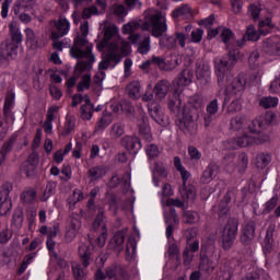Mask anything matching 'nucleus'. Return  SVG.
Segmentation results:
<instances>
[{"label":"nucleus","instance_id":"nucleus-59","mask_svg":"<svg viewBox=\"0 0 280 280\" xmlns=\"http://www.w3.org/2000/svg\"><path fill=\"white\" fill-rule=\"evenodd\" d=\"M96 14H100V10L97 9V7L92 5L83 9L81 13V19L86 21V19H91L93 15H96Z\"/></svg>","mask_w":280,"mask_h":280},{"label":"nucleus","instance_id":"nucleus-40","mask_svg":"<svg viewBox=\"0 0 280 280\" xmlns=\"http://www.w3.org/2000/svg\"><path fill=\"white\" fill-rule=\"evenodd\" d=\"M258 104L261 108L265 109L277 108V106L279 105V98L272 96H264L259 100Z\"/></svg>","mask_w":280,"mask_h":280},{"label":"nucleus","instance_id":"nucleus-49","mask_svg":"<svg viewBox=\"0 0 280 280\" xmlns=\"http://www.w3.org/2000/svg\"><path fill=\"white\" fill-rule=\"evenodd\" d=\"M191 14V7L189 4H182L179 8L173 11V19H179V16H189Z\"/></svg>","mask_w":280,"mask_h":280},{"label":"nucleus","instance_id":"nucleus-53","mask_svg":"<svg viewBox=\"0 0 280 280\" xmlns=\"http://www.w3.org/2000/svg\"><path fill=\"white\" fill-rule=\"evenodd\" d=\"M12 184L7 182L0 187V202L10 199V191H12Z\"/></svg>","mask_w":280,"mask_h":280},{"label":"nucleus","instance_id":"nucleus-9","mask_svg":"<svg viewBox=\"0 0 280 280\" xmlns=\"http://www.w3.org/2000/svg\"><path fill=\"white\" fill-rule=\"evenodd\" d=\"M55 31H51L50 38L51 40H59L69 34V30H71V23L67 18H59L58 21H55L54 24Z\"/></svg>","mask_w":280,"mask_h":280},{"label":"nucleus","instance_id":"nucleus-57","mask_svg":"<svg viewBox=\"0 0 280 280\" xmlns=\"http://www.w3.org/2000/svg\"><path fill=\"white\" fill-rule=\"evenodd\" d=\"M151 62L156 65L161 71H172L173 67L165 66V59L163 57L152 56Z\"/></svg>","mask_w":280,"mask_h":280},{"label":"nucleus","instance_id":"nucleus-22","mask_svg":"<svg viewBox=\"0 0 280 280\" xmlns=\"http://www.w3.org/2000/svg\"><path fill=\"white\" fill-rule=\"evenodd\" d=\"M165 224H166V237L170 240L174 233V226H178L179 219L176 213V209L171 208L170 213L165 215Z\"/></svg>","mask_w":280,"mask_h":280},{"label":"nucleus","instance_id":"nucleus-64","mask_svg":"<svg viewBox=\"0 0 280 280\" xmlns=\"http://www.w3.org/2000/svg\"><path fill=\"white\" fill-rule=\"evenodd\" d=\"M82 119H91L93 117V105H82L80 108Z\"/></svg>","mask_w":280,"mask_h":280},{"label":"nucleus","instance_id":"nucleus-54","mask_svg":"<svg viewBox=\"0 0 280 280\" xmlns=\"http://www.w3.org/2000/svg\"><path fill=\"white\" fill-rule=\"evenodd\" d=\"M277 205H279V197L273 196L271 199H269L265 203V208L262 210V213H265V214L271 213L272 211H275V209H277Z\"/></svg>","mask_w":280,"mask_h":280},{"label":"nucleus","instance_id":"nucleus-31","mask_svg":"<svg viewBox=\"0 0 280 280\" xmlns=\"http://www.w3.org/2000/svg\"><path fill=\"white\" fill-rule=\"evenodd\" d=\"M156 174H159L161 178H167V170L165 168V164L162 162H155L153 168V183L155 187H159V183H161V180L156 177Z\"/></svg>","mask_w":280,"mask_h":280},{"label":"nucleus","instance_id":"nucleus-58","mask_svg":"<svg viewBox=\"0 0 280 280\" xmlns=\"http://www.w3.org/2000/svg\"><path fill=\"white\" fill-rule=\"evenodd\" d=\"M34 257H36V253H32L28 254L24 257L20 269H19V275H23V272H25V270H27V266H30V264H32L34 261Z\"/></svg>","mask_w":280,"mask_h":280},{"label":"nucleus","instance_id":"nucleus-26","mask_svg":"<svg viewBox=\"0 0 280 280\" xmlns=\"http://www.w3.org/2000/svg\"><path fill=\"white\" fill-rule=\"evenodd\" d=\"M196 75L201 84H209V80H211V68L207 65H200L196 69Z\"/></svg>","mask_w":280,"mask_h":280},{"label":"nucleus","instance_id":"nucleus-34","mask_svg":"<svg viewBox=\"0 0 280 280\" xmlns=\"http://www.w3.org/2000/svg\"><path fill=\"white\" fill-rule=\"evenodd\" d=\"M94 231H106V217L104 215V208H100L97 215L93 223Z\"/></svg>","mask_w":280,"mask_h":280},{"label":"nucleus","instance_id":"nucleus-51","mask_svg":"<svg viewBox=\"0 0 280 280\" xmlns=\"http://www.w3.org/2000/svg\"><path fill=\"white\" fill-rule=\"evenodd\" d=\"M268 273L264 270L258 269L256 271L249 272L244 279L242 280H268Z\"/></svg>","mask_w":280,"mask_h":280},{"label":"nucleus","instance_id":"nucleus-12","mask_svg":"<svg viewBox=\"0 0 280 280\" xmlns=\"http://www.w3.org/2000/svg\"><path fill=\"white\" fill-rule=\"evenodd\" d=\"M149 115L151 119H154L159 126H162V128H166V126H170V118L165 116L163 110L161 109V105L156 103H151L148 107Z\"/></svg>","mask_w":280,"mask_h":280},{"label":"nucleus","instance_id":"nucleus-4","mask_svg":"<svg viewBox=\"0 0 280 280\" xmlns=\"http://www.w3.org/2000/svg\"><path fill=\"white\" fill-rule=\"evenodd\" d=\"M240 59V50H234L228 52L225 57L215 62L214 69L218 77V82L224 81V75L226 71H231L235 65H237V60Z\"/></svg>","mask_w":280,"mask_h":280},{"label":"nucleus","instance_id":"nucleus-60","mask_svg":"<svg viewBox=\"0 0 280 280\" xmlns=\"http://www.w3.org/2000/svg\"><path fill=\"white\" fill-rule=\"evenodd\" d=\"M184 218L186 224H196L200 220V215L196 211H186Z\"/></svg>","mask_w":280,"mask_h":280},{"label":"nucleus","instance_id":"nucleus-28","mask_svg":"<svg viewBox=\"0 0 280 280\" xmlns=\"http://www.w3.org/2000/svg\"><path fill=\"white\" fill-rule=\"evenodd\" d=\"M194 82V70L186 68L184 69L177 79L178 86H189Z\"/></svg>","mask_w":280,"mask_h":280},{"label":"nucleus","instance_id":"nucleus-7","mask_svg":"<svg viewBox=\"0 0 280 280\" xmlns=\"http://www.w3.org/2000/svg\"><path fill=\"white\" fill-rule=\"evenodd\" d=\"M219 30H221V40L224 43V45H226L225 49L228 54H231V51H240L237 47H244V43L235 39V34H233V31L223 26H220Z\"/></svg>","mask_w":280,"mask_h":280},{"label":"nucleus","instance_id":"nucleus-46","mask_svg":"<svg viewBox=\"0 0 280 280\" xmlns=\"http://www.w3.org/2000/svg\"><path fill=\"white\" fill-rule=\"evenodd\" d=\"M86 268L89 267L82 266L81 262L73 265L72 272H73L74 280H84V278L86 277Z\"/></svg>","mask_w":280,"mask_h":280},{"label":"nucleus","instance_id":"nucleus-39","mask_svg":"<svg viewBox=\"0 0 280 280\" xmlns=\"http://www.w3.org/2000/svg\"><path fill=\"white\" fill-rule=\"evenodd\" d=\"M16 143V135H12L8 141H5L0 150L1 156L7 159V156L12 152V148Z\"/></svg>","mask_w":280,"mask_h":280},{"label":"nucleus","instance_id":"nucleus-23","mask_svg":"<svg viewBox=\"0 0 280 280\" xmlns=\"http://www.w3.org/2000/svg\"><path fill=\"white\" fill-rule=\"evenodd\" d=\"M262 51L269 56H280V40L277 38H267L262 42Z\"/></svg>","mask_w":280,"mask_h":280},{"label":"nucleus","instance_id":"nucleus-30","mask_svg":"<svg viewBox=\"0 0 280 280\" xmlns=\"http://www.w3.org/2000/svg\"><path fill=\"white\" fill-rule=\"evenodd\" d=\"M9 34L11 36L9 40L18 47L23 43V34H21V28H19L16 24L11 23L9 25Z\"/></svg>","mask_w":280,"mask_h":280},{"label":"nucleus","instance_id":"nucleus-3","mask_svg":"<svg viewBox=\"0 0 280 280\" xmlns=\"http://www.w3.org/2000/svg\"><path fill=\"white\" fill-rule=\"evenodd\" d=\"M144 16L148 20L141 25V30L143 32H149V30H151V35L154 36V38H159L167 32V23L161 12H156L151 15L149 12H145Z\"/></svg>","mask_w":280,"mask_h":280},{"label":"nucleus","instance_id":"nucleus-20","mask_svg":"<svg viewBox=\"0 0 280 280\" xmlns=\"http://www.w3.org/2000/svg\"><path fill=\"white\" fill-rule=\"evenodd\" d=\"M228 143L231 150H237L240 148H248L250 145H255V137L250 135H243L238 138H233L229 140Z\"/></svg>","mask_w":280,"mask_h":280},{"label":"nucleus","instance_id":"nucleus-56","mask_svg":"<svg viewBox=\"0 0 280 280\" xmlns=\"http://www.w3.org/2000/svg\"><path fill=\"white\" fill-rule=\"evenodd\" d=\"M151 49L150 46V36H147L143 38L142 42L138 44V54H141L142 56H145V54H149Z\"/></svg>","mask_w":280,"mask_h":280},{"label":"nucleus","instance_id":"nucleus-61","mask_svg":"<svg viewBox=\"0 0 280 280\" xmlns=\"http://www.w3.org/2000/svg\"><path fill=\"white\" fill-rule=\"evenodd\" d=\"M12 211V199L0 201V215H10Z\"/></svg>","mask_w":280,"mask_h":280},{"label":"nucleus","instance_id":"nucleus-13","mask_svg":"<svg viewBox=\"0 0 280 280\" xmlns=\"http://www.w3.org/2000/svg\"><path fill=\"white\" fill-rule=\"evenodd\" d=\"M120 144L125 150L130 152V154H139V151L143 148V144H141V138L137 136H124L120 139Z\"/></svg>","mask_w":280,"mask_h":280},{"label":"nucleus","instance_id":"nucleus-45","mask_svg":"<svg viewBox=\"0 0 280 280\" xmlns=\"http://www.w3.org/2000/svg\"><path fill=\"white\" fill-rule=\"evenodd\" d=\"M113 124V118H110L109 115H104L96 124L95 126V132H103V130H106L108 126Z\"/></svg>","mask_w":280,"mask_h":280},{"label":"nucleus","instance_id":"nucleus-24","mask_svg":"<svg viewBox=\"0 0 280 280\" xmlns=\"http://www.w3.org/2000/svg\"><path fill=\"white\" fill-rule=\"evenodd\" d=\"M219 172L220 166L215 162H210L200 177L201 183H211V180L218 176Z\"/></svg>","mask_w":280,"mask_h":280},{"label":"nucleus","instance_id":"nucleus-41","mask_svg":"<svg viewBox=\"0 0 280 280\" xmlns=\"http://www.w3.org/2000/svg\"><path fill=\"white\" fill-rule=\"evenodd\" d=\"M109 135L113 139L124 137L126 135V125L124 122H115L110 128Z\"/></svg>","mask_w":280,"mask_h":280},{"label":"nucleus","instance_id":"nucleus-52","mask_svg":"<svg viewBox=\"0 0 280 280\" xmlns=\"http://www.w3.org/2000/svg\"><path fill=\"white\" fill-rule=\"evenodd\" d=\"M89 89H91V74H84L77 85V91L82 93L84 90L89 91Z\"/></svg>","mask_w":280,"mask_h":280},{"label":"nucleus","instance_id":"nucleus-37","mask_svg":"<svg viewBox=\"0 0 280 280\" xmlns=\"http://www.w3.org/2000/svg\"><path fill=\"white\" fill-rule=\"evenodd\" d=\"M222 165L225 170V172H229V174H233L235 172V155L233 153H228L223 160Z\"/></svg>","mask_w":280,"mask_h":280},{"label":"nucleus","instance_id":"nucleus-16","mask_svg":"<svg viewBox=\"0 0 280 280\" xmlns=\"http://www.w3.org/2000/svg\"><path fill=\"white\" fill-rule=\"evenodd\" d=\"M128 233V229H122L117 231L109 245L108 248L110 250H114V253H116L117 255H119L121 253V250H124V242H126V235Z\"/></svg>","mask_w":280,"mask_h":280},{"label":"nucleus","instance_id":"nucleus-63","mask_svg":"<svg viewBox=\"0 0 280 280\" xmlns=\"http://www.w3.org/2000/svg\"><path fill=\"white\" fill-rule=\"evenodd\" d=\"M248 14L253 21H257L259 19V14H261V7L257 4H250L248 8Z\"/></svg>","mask_w":280,"mask_h":280},{"label":"nucleus","instance_id":"nucleus-43","mask_svg":"<svg viewBox=\"0 0 280 280\" xmlns=\"http://www.w3.org/2000/svg\"><path fill=\"white\" fill-rule=\"evenodd\" d=\"M36 189L34 188H26L22 194H21V200L25 205H32L34 200H36Z\"/></svg>","mask_w":280,"mask_h":280},{"label":"nucleus","instance_id":"nucleus-2","mask_svg":"<svg viewBox=\"0 0 280 280\" xmlns=\"http://www.w3.org/2000/svg\"><path fill=\"white\" fill-rule=\"evenodd\" d=\"M72 58H86L85 61L78 63L80 73L84 71H91L93 69V62H95V56L93 55V44H90L84 35H78L74 38V47L70 49Z\"/></svg>","mask_w":280,"mask_h":280},{"label":"nucleus","instance_id":"nucleus-62","mask_svg":"<svg viewBox=\"0 0 280 280\" xmlns=\"http://www.w3.org/2000/svg\"><path fill=\"white\" fill-rule=\"evenodd\" d=\"M244 117L242 116H236L231 119L230 126L232 130H242L244 128Z\"/></svg>","mask_w":280,"mask_h":280},{"label":"nucleus","instance_id":"nucleus-18","mask_svg":"<svg viewBox=\"0 0 280 280\" xmlns=\"http://www.w3.org/2000/svg\"><path fill=\"white\" fill-rule=\"evenodd\" d=\"M107 278L109 280H128L130 277L128 276V271L121 265H110L105 269Z\"/></svg>","mask_w":280,"mask_h":280},{"label":"nucleus","instance_id":"nucleus-25","mask_svg":"<svg viewBox=\"0 0 280 280\" xmlns=\"http://www.w3.org/2000/svg\"><path fill=\"white\" fill-rule=\"evenodd\" d=\"M172 84L167 80H161L154 85V95L156 100H165L170 93Z\"/></svg>","mask_w":280,"mask_h":280},{"label":"nucleus","instance_id":"nucleus-17","mask_svg":"<svg viewBox=\"0 0 280 280\" xmlns=\"http://www.w3.org/2000/svg\"><path fill=\"white\" fill-rule=\"evenodd\" d=\"M18 49L19 46L14 44V42L5 39L0 46V58H2V60H14Z\"/></svg>","mask_w":280,"mask_h":280},{"label":"nucleus","instance_id":"nucleus-5","mask_svg":"<svg viewBox=\"0 0 280 280\" xmlns=\"http://www.w3.org/2000/svg\"><path fill=\"white\" fill-rule=\"evenodd\" d=\"M240 221L236 218H230L222 231V246L224 250H231L237 237Z\"/></svg>","mask_w":280,"mask_h":280},{"label":"nucleus","instance_id":"nucleus-29","mask_svg":"<svg viewBox=\"0 0 280 280\" xmlns=\"http://www.w3.org/2000/svg\"><path fill=\"white\" fill-rule=\"evenodd\" d=\"M259 36H262L261 33H259V30L257 31L255 26L250 24L247 26L245 35L241 39V43H243V46L245 45L246 40L256 43V40L259 39Z\"/></svg>","mask_w":280,"mask_h":280},{"label":"nucleus","instance_id":"nucleus-33","mask_svg":"<svg viewBox=\"0 0 280 280\" xmlns=\"http://www.w3.org/2000/svg\"><path fill=\"white\" fill-rule=\"evenodd\" d=\"M272 161V154L268 152L258 153L256 155V162L255 165L258 167V170H264L270 165V162Z\"/></svg>","mask_w":280,"mask_h":280},{"label":"nucleus","instance_id":"nucleus-44","mask_svg":"<svg viewBox=\"0 0 280 280\" xmlns=\"http://www.w3.org/2000/svg\"><path fill=\"white\" fill-rule=\"evenodd\" d=\"M88 174L92 180H97L103 176H106V168H104V166H94L88 171Z\"/></svg>","mask_w":280,"mask_h":280},{"label":"nucleus","instance_id":"nucleus-55","mask_svg":"<svg viewBox=\"0 0 280 280\" xmlns=\"http://www.w3.org/2000/svg\"><path fill=\"white\" fill-rule=\"evenodd\" d=\"M261 130H266V124L259 119L253 120L252 125H249V131L254 135H259Z\"/></svg>","mask_w":280,"mask_h":280},{"label":"nucleus","instance_id":"nucleus-36","mask_svg":"<svg viewBox=\"0 0 280 280\" xmlns=\"http://www.w3.org/2000/svg\"><path fill=\"white\" fill-rule=\"evenodd\" d=\"M14 106V100L7 97L3 106V117L5 121H14V113H12V107Z\"/></svg>","mask_w":280,"mask_h":280},{"label":"nucleus","instance_id":"nucleus-48","mask_svg":"<svg viewBox=\"0 0 280 280\" xmlns=\"http://www.w3.org/2000/svg\"><path fill=\"white\" fill-rule=\"evenodd\" d=\"M180 194L186 200H194L196 198V187L192 185L187 186V184H185L180 190Z\"/></svg>","mask_w":280,"mask_h":280},{"label":"nucleus","instance_id":"nucleus-27","mask_svg":"<svg viewBox=\"0 0 280 280\" xmlns=\"http://www.w3.org/2000/svg\"><path fill=\"white\" fill-rule=\"evenodd\" d=\"M26 43L30 45L31 49H40L42 43L40 37L34 33V30L26 28L25 30Z\"/></svg>","mask_w":280,"mask_h":280},{"label":"nucleus","instance_id":"nucleus-19","mask_svg":"<svg viewBox=\"0 0 280 280\" xmlns=\"http://www.w3.org/2000/svg\"><path fill=\"white\" fill-rule=\"evenodd\" d=\"M277 225L275 223H270L267 229L266 236L262 243V253L264 255H270L272 250H275V231Z\"/></svg>","mask_w":280,"mask_h":280},{"label":"nucleus","instance_id":"nucleus-14","mask_svg":"<svg viewBox=\"0 0 280 280\" xmlns=\"http://www.w3.org/2000/svg\"><path fill=\"white\" fill-rule=\"evenodd\" d=\"M257 225L255 221H248L241 231L240 242L243 246H250L255 240Z\"/></svg>","mask_w":280,"mask_h":280},{"label":"nucleus","instance_id":"nucleus-11","mask_svg":"<svg viewBox=\"0 0 280 280\" xmlns=\"http://www.w3.org/2000/svg\"><path fill=\"white\" fill-rule=\"evenodd\" d=\"M214 270L215 262L213 261V257L207 255L205 247H201V252L199 255V271L210 277V275H213Z\"/></svg>","mask_w":280,"mask_h":280},{"label":"nucleus","instance_id":"nucleus-38","mask_svg":"<svg viewBox=\"0 0 280 280\" xmlns=\"http://www.w3.org/2000/svg\"><path fill=\"white\" fill-rule=\"evenodd\" d=\"M275 28V24H272V20L270 18H267L266 20H261L258 23V32L262 36H267V34H270L271 30Z\"/></svg>","mask_w":280,"mask_h":280},{"label":"nucleus","instance_id":"nucleus-35","mask_svg":"<svg viewBox=\"0 0 280 280\" xmlns=\"http://www.w3.org/2000/svg\"><path fill=\"white\" fill-rule=\"evenodd\" d=\"M137 253V241L135 238H128L125 249V257L127 261H132Z\"/></svg>","mask_w":280,"mask_h":280},{"label":"nucleus","instance_id":"nucleus-50","mask_svg":"<svg viewBox=\"0 0 280 280\" xmlns=\"http://www.w3.org/2000/svg\"><path fill=\"white\" fill-rule=\"evenodd\" d=\"M168 259L175 260L177 264H180V250L178 249V245L175 243L171 244L167 250Z\"/></svg>","mask_w":280,"mask_h":280},{"label":"nucleus","instance_id":"nucleus-6","mask_svg":"<svg viewBox=\"0 0 280 280\" xmlns=\"http://www.w3.org/2000/svg\"><path fill=\"white\" fill-rule=\"evenodd\" d=\"M121 54H119V45L112 43L107 49L103 60L98 63L100 71H105L108 67H115L121 62Z\"/></svg>","mask_w":280,"mask_h":280},{"label":"nucleus","instance_id":"nucleus-21","mask_svg":"<svg viewBox=\"0 0 280 280\" xmlns=\"http://www.w3.org/2000/svg\"><path fill=\"white\" fill-rule=\"evenodd\" d=\"M117 27L116 26H107L104 28V37L103 40L97 45V49L98 51H102L103 49H109L110 45H113V43H117V45L119 46V40L118 42H109L110 38H115V36H117Z\"/></svg>","mask_w":280,"mask_h":280},{"label":"nucleus","instance_id":"nucleus-1","mask_svg":"<svg viewBox=\"0 0 280 280\" xmlns=\"http://www.w3.org/2000/svg\"><path fill=\"white\" fill-rule=\"evenodd\" d=\"M203 104L202 96L196 94L183 107L182 117L176 120V126L184 135H189L190 137L198 135V110Z\"/></svg>","mask_w":280,"mask_h":280},{"label":"nucleus","instance_id":"nucleus-10","mask_svg":"<svg viewBox=\"0 0 280 280\" xmlns=\"http://www.w3.org/2000/svg\"><path fill=\"white\" fill-rule=\"evenodd\" d=\"M226 91L230 95H233L235 100H242V95H244V91H246V79L242 75L234 78L230 85H228Z\"/></svg>","mask_w":280,"mask_h":280},{"label":"nucleus","instance_id":"nucleus-32","mask_svg":"<svg viewBox=\"0 0 280 280\" xmlns=\"http://www.w3.org/2000/svg\"><path fill=\"white\" fill-rule=\"evenodd\" d=\"M126 92L131 100H139L141 97V83L139 81H131L126 86Z\"/></svg>","mask_w":280,"mask_h":280},{"label":"nucleus","instance_id":"nucleus-42","mask_svg":"<svg viewBox=\"0 0 280 280\" xmlns=\"http://www.w3.org/2000/svg\"><path fill=\"white\" fill-rule=\"evenodd\" d=\"M56 194V183L48 182L46 185L45 190L43 191L42 196L39 197L40 202H47L51 196Z\"/></svg>","mask_w":280,"mask_h":280},{"label":"nucleus","instance_id":"nucleus-47","mask_svg":"<svg viewBox=\"0 0 280 280\" xmlns=\"http://www.w3.org/2000/svg\"><path fill=\"white\" fill-rule=\"evenodd\" d=\"M12 224L15 229H21V226H23V208H15L12 217Z\"/></svg>","mask_w":280,"mask_h":280},{"label":"nucleus","instance_id":"nucleus-15","mask_svg":"<svg viewBox=\"0 0 280 280\" xmlns=\"http://www.w3.org/2000/svg\"><path fill=\"white\" fill-rule=\"evenodd\" d=\"M138 135L144 141H152V129L150 128V119L145 115H141L137 120Z\"/></svg>","mask_w":280,"mask_h":280},{"label":"nucleus","instance_id":"nucleus-8","mask_svg":"<svg viewBox=\"0 0 280 280\" xmlns=\"http://www.w3.org/2000/svg\"><path fill=\"white\" fill-rule=\"evenodd\" d=\"M78 255L83 268H89L95 261V248L90 243H81L78 248Z\"/></svg>","mask_w":280,"mask_h":280}]
</instances>
